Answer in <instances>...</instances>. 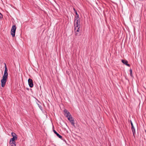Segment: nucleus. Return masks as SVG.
<instances>
[{"label": "nucleus", "instance_id": "7ed1b4c3", "mask_svg": "<svg viewBox=\"0 0 146 146\" xmlns=\"http://www.w3.org/2000/svg\"><path fill=\"white\" fill-rule=\"evenodd\" d=\"M74 11L76 14V16L74 19V24L80 23V18L79 15L77 13L76 11L74 8Z\"/></svg>", "mask_w": 146, "mask_h": 146}, {"label": "nucleus", "instance_id": "6e6552de", "mask_svg": "<svg viewBox=\"0 0 146 146\" xmlns=\"http://www.w3.org/2000/svg\"><path fill=\"white\" fill-rule=\"evenodd\" d=\"M53 131L54 132V133L55 134H56L59 138L61 139H62V137L61 135H60L55 130L53 129Z\"/></svg>", "mask_w": 146, "mask_h": 146}, {"label": "nucleus", "instance_id": "aec40b11", "mask_svg": "<svg viewBox=\"0 0 146 146\" xmlns=\"http://www.w3.org/2000/svg\"><path fill=\"white\" fill-rule=\"evenodd\" d=\"M73 124H74V123H73Z\"/></svg>", "mask_w": 146, "mask_h": 146}, {"label": "nucleus", "instance_id": "6ab92c4d", "mask_svg": "<svg viewBox=\"0 0 146 146\" xmlns=\"http://www.w3.org/2000/svg\"><path fill=\"white\" fill-rule=\"evenodd\" d=\"M134 128H134V127L133 125L131 126V129H133Z\"/></svg>", "mask_w": 146, "mask_h": 146}, {"label": "nucleus", "instance_id": "9b49d317", "mask_svg": "<svg viewBox=\"0 0 146 146\" xmlns=\"http://www.w3.org/2000/svg\"><path fill=\"white\" fill-rule=\"evenodd\" d=\"M132 131L133 132V135L134 136L135 134V128L131 129Z\"/></svg>", "mask_w": 146, "mask_h": 146}, {"label": "nucleus", "instance_id": "2eb2a0df", "mask_svg": "<svg viewBox=\"0 0 146 146\" xmlns=\"http://www.w3.org/2000/svg\"><path fill=\"white\" fill-rule=\"evenodd\" d=\"M13 138H14L15 139H17V136H13Z\"/></svg>", "mask_w": 146, "mask_h": 146}, {"label": "nucleus", "instance_id": "9d476101", "mask_svg": "<svg viewBox=\"0 0 146 146\" xmlns=\"http://www.w3.org/2000/svg\"><path fill=\"white\" fill-rule=\"evenodd\" d=\"M15 142V139L14 138H12L10 139L9 143H11V142Z\"/></svg>", "mask_w": 146, "mask_h": 146}, {"label": "nucleus", "instance_id": "dca6fc26", "mask_svg": "<svg viewBox=\"0 0 146 146\" xmlns=\"http://www.w3.org/2000/svg\"><path fill=\"white\" fill-rule=\"evenodd\" d=\"M130 75L132 77H133L132 72L130 73Z\"/></svg>", "mask_w": 146, "mask_h": 146}, {"label": "nucleus", "instance_id": "1a4fd4ad", "mask_svg": "<svg viewBox=\"0 0 146 146\" xmlns=\"http://www.w3.org/2000/svg\"><path fill=\"white\" fill-rule=\"evenodd\" d=\"M9 144L11 146H16V143L15 142H11V143H9Z\"/></svg>", "mask_w": 146, "mask_h": 146}, {"label": "nucleus", "instance_id": "f3484780", "mask_svg": "<svg viewBox=\"0 0 146 146\" xmlns=\"http://www.w3.org/2000/svg\"><path fill=\"white\" fill-rule=\"evenodd\" d=\"M130 123H131V126L133 125V123H132V121H130Z\"/></svg>", "mask_w": 146, "mask_h": 146}, {"label": "nucleus", "instance_id": "ddd939ff", "mask_svg": "<svg viewBox=\"0 0 146 146\" xmlns=\"http://www.w3.org/2000/svg\"><path fill=\"white\" fill-rule=\"evenodd\" d=\"M38 106L39 107V108H40V109L41 110H42V106H41L39 105V104H38Z\"/></svg>", "mask_w": 146, "mask_h": 146}, {"label": "nucleus", "instance_id": "f257e3e1", "mask_svg": "<svg viewBox=\"0 0 146 146\" xmlns=\"http://www.w3.org/2000/svg\"><path fill=\"white\" fill-rule=\"evenodd\" d=\"M4 64L5 70L4 74L2 77V79L1 80V86L2 87H4L5 86L7 81L8 76L7 68L5 63H4Z\"/></svg>", "mask_w": 146, "mask_h": 146}, {"label": "nucleus", "instance_id": "a211bd4d", "mask_svg": "<svg viewBox=\"0 0 146 146\" xmlns=\"http://www.w3.org/2000/svg\"><path fill=\"white\" fill-rule=\"evenodd\" d=\"M130 73H131V72H132V70L131 69L130 70Z\"/></svg>", "mask_w": 146, "mask_h": 146}, {"label": "nucleus", "instance_id": "f8f14e48", "mask_svg": "<svg viewBox=\"0 0 146 146\" xmlns=\"http://www.w3.org/2000/svg\"><path fill=\"white\" fill-rule=\"evenodd\" d=\"M11 135L13 137V136H17V135L16 134V133H13V132H12L11 133Z\"/></svg>", "mask_w": 146, "mask_h": 146}, {"label": "nucleus", "instance_id": "20e7f679", "mask_svg": "<svg viewBox=\"0 0 146 146\" xmlns=\"http://www.w3.org/2000/svg\"><path fill=\"white\" fill-rule=\"evenodd\" d=\"M80 23L74 24V30L75 31V35L76 36H78L79 34V28Z\"/></svg>", "mask_w": 146, "mask_h": 146}, {"label": "nucleus", "instance_id": "39448f33", "mask_svg": "<svg viewBox=\"0 0 146 146\" xmlns=\"http://www.w3.org/2000/svg\"><path fill=\"white\" fill-rule=\"evenodd\" d=\"M16 29V26L15 25H13L11 30V34L13 37H14L15 36Z\"/></svg>", "mask_w": 146, "mask_h": 146}, {"label": "nucleus", "instance_id": "423d86ee", "mask_svg": "<svg viewBox=\"0 0 146 146\" xmlns=\"http://www.w3.org/2000/svg\"><path fill=\"white\" fill-rule=\"evenodd\" d=\"M28 84L29 87L30 88H32L33 86V80L31 78H29L28 80Z\"/></svg>", "mask_w": 146, "mask_h": 146}, {"label": "nucleus", "instance_id": "0eeeda50", "mask_svg": "<svg viewBox=\"0 0 146 146\" xmlns=\"http://www.w3.org/2000/svg\"><path fill=\"white\" fill-rule=\"evenodd\" d=\"M121 62L123 63L126 65L127 66L129 67L130 66V65L129 64H128V61L127 60H121Z\"/></svg>", "mask_w": 146, "mask_h": 146}, {"label": "nucleus", "instance_id": "f03ea898", "mask_svg": "<svg viewBox=\"0 0 146 146\" xmlns=\"http://www.w3.org/2000/svg\"><path fill=\"white\" fill-rule=\"evenodd\" d=\"M64 115L68 119L72 125H73V120L70 112L66 109L64 110Z\"/></svg>", "mask_w": 146, "mask_h": 146}, {"label": "nucleus", "instance_id": "4468645a", "mask_svg": "<svg viewBox=\"0 0 146 146\" xmlns=\"http://www.w3.org/2000/svg\"><path fill=\"white\" fill-rule=\"evenodd\" d=\"M3 17V15L0 12V18H2Z\"/></svg>", "mask_w": 146, "mask_h": 146}]
</instances>
